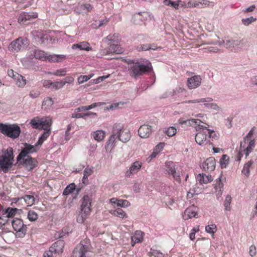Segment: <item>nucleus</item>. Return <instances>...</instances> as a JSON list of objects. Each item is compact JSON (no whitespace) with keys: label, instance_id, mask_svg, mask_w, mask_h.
I'll list each match as a JSON object with an SVG mask.
<instances>
[{"label":"nucleus","instance_id":"obj_43","mask_svg":"<svg viewBox=\"0 0 257 257\" xmlns=\"http://www.w3.org/2000/svg\"><path fill=\"white\" fill-rule=\"evenodd\" d=\"M232 198L229 195H227L225 199L223 205L224 206V210L225 211H229L231 210L230 203Z\"/></svg>","mask_w":257,"mask_h":257},{"label":"nucleus","instance_id":"obj_59","mask_svg":"<svg viewBox=\"0 0 257 257\" xmlns=\"http://www.w3.org/2000/svg\"><path fill=\"white\" fill-rule=\"evenodd\" d=\"M172 92L174 95H176L177 94H179L180 93H183L184 92H186V90L184 88H182L181 87H178L176 88L175 89H174L173 90V91H172Z\"/></svg>","mask_w":257,"mask_h":257},{"label":"nucleus","instance_id":"obj_5","mask_svg":"<svg viewBox=\"0 0 257 257\" xmlns=\"http://www.w3.org/2000/svg\"><path fill=\"white\" fill-rule=\"evenodd\" d=\"M29 45L28 40L26 38L19 37L12 41L8 46L9 50L18 52L25 49Z\"/></svg>","mask_w":257,"mask_h":257},{"label":"nucleus","instance_id":"obj_14","mask_svg":"<svg viewBox=\"0 0 257 257\" xmlns=\"http://www.w3.org/2000/svg\"><path fill=\"white\" fill-rule=\"evenodd\" d=\"M215 159L213 157L207 158L201 165L200 168L205 171L211 172L215 168Z\"/></svg>","mask_w":257,"mask_h":257},{"label":"nucleus","instance_id":"obj_48","mask_svg":"<svg viewBox=\"0 0 257 257\" xmlns=\"http://www.w3.org/2000/svg\"><path fill=\"white\" fill-rule=\"evenodd\" d=\"M90 213L87 212L85 213L84 211H81L77 218V221L79 223H82L84 220L89 215Z\"/></svg>","mask_w":257,"mask_h":257},{"label":"nucleus","instance_id":"obj_4","mask_svg":"<svg viewBox=\"0 0 257 257\" xmlns=\"http://www.w3.org/2000/svg\"><path fill=\"white\" fill-rule=\"evenodd\" d=\"M0 132L4 135L15 139L19 137L21 128L16 124H6L0 123Z\"/></svg>","mask_w":257,"mask_h":257},{"label":"nucleus","instance_id":"obj_33","mask_svg":"<svg viewBox=\"0 0 257 257\" xmlns=\"http://www.w3.org/2000/svg\"><path fill=\"white\" fill-rule=\"evenodd\" d=\"M51 132V129H49L46 131H44L43 133L39 138L38 141L36 143V146L38 147L41 146L43 142L48 138Z\"/></svg>","mask_w":257,"mask_h":257},{"label":"nucleus","instance_id":"obj_56","mask_svg":"<svg viewBox=\"0 0 257 257\" xmlns=\"http://www.w3.org/2000/svg\"><path fill=\"white\" fill-rule=\"evenodd\" d=\"M243 150L242 149V142L240 143V150L239 152L238 153V154L236 155V160L237 161H240L241 158L243 156Z\"/></svg>","mask_w":257,"mask_h":257},{"label":"nucleus","instance_id":"obj_25","mask_svg":"<svg viewBox=\"0 0 257 257\" xmlns=\"http://www.w3.org/2000/svg\"><path fill=\"white\" fill-rule=\"evenodd\" d=\"M72 49H79L80 50H85L88 51L91 50L89 44L85 41L81 42L80 43L73 44L72 46Z\"/></svg>","mask_w":257,"mask_h":257},{"label":"nucleus","instance_id":"obj_44","mask_svg":"<svg viewBox=\"0 0 257 257\" xmlns=\"http://www.w3.org/2000/svg\"><path fill=\"white\" fill-rule=\"evenodd\" d=\"M219 163L221 168H225L229 163V157L227 155H223Z\"/></svg>","mask_w":257,"mask_h":257},{"label":"nucleus","instance_id":"obj_13","mask_svg":"<svg viewBox=\"0 0 257 257\" xmlns=\"http://www.w3.org/2000/svg\"><path fill=\"white\" fill-rule=\"evenodd\" d=\"M123 126L121 123H115L112 127V135L110 137L107 143L108 145L111 144L114 146V143L115 140L118 139L119 140V131H121V128H123Z\"/></svg>","mask_w":257,"mask_h":257},{"label":"nucleus","instance_id":"obj_26","mask_svg":"<svg viewBox=\"0 0 257 257\" xmlns=\"http://www.w3.org/2000/svg\"><path fill=\"white\" fill-rule=\"evenodd\" d=\"M178 122L180 124H185L187 125H200V123L202 122L201 120L198 119L192 118L187 120H184L183 118H180L178 120Z\"/></svg>","mask_w":257,"mask_h":257},{"label":"nucleus","instance_id":"obj_34","mask_svg":"<svg viewBox=\"0 0 257 257\" xmlns=\"http://www.w3.org/2000/svg\"><path fill=\"white\" fill-rule=\"evenodd\" d=\"M213 101V98L210 97H207L205 98H201L197 99L188 100L184 102L185 103H209L210 102Z\"/></svg>","mask_w":257,"mask_h":257},{"label":"nucleus","instance_id":"obj_50","mask_svg":"<svg viewBox=\"0 0 257 257\" xmlns=\"http://www.w3.org/2000/svg\"><path fill=\"white\" fill-rule=\"evenodd\" d=\"M207 137H208V139L211 140L212 142L213 139L217 140L218 138V136H217V134L215 133V131L212 130L208 129L207 128Z\"/></svg>","mask_w":257,"mask_h":257},{"label":"nucleus","instance_id":"obj_54","mask_svg":"<svg viewBox=\"0 0 257 257\" xmlns=\"http://www.w3.org/2000/svg\"><path fill=\"white\" fill-rule=\"evenodd\" d=\"M91 77V75H81L78 78V82L79 84H82L89 79Z\"/></svg>","mask_w":257,"mask_h":257},{"label":"nucleus","instance_id":"obj_18","mask_svg":"<svg viewBox=\"0 0 257 257\" xmlns=\"http://www.w3.org/2000/svg\"><path fill=\"white\" fill-rule=\"evenodd\" d=\"M38 15L34 12H23L19 16L18 21L19 23L24 24L27 21L36 18Z\"/></svg>","mask_w":257,"mask_h":257},{"label":"nucleus","instance_id":"obj_41","mask_svg":"<svg viewBox=\"0 0 257 257\" xmlns=\"http://www.w3.org/2000/svg\"><path fill=\"white\" fill-rule=\"evenodd\" d=\"M112 214L120 218H126L127 216L125 212L121 208H117L113 211Z\"/></svg>","mask_w":257,"mask_h":257},{"label":"nucleus","instance_id":"obj_36","mask_svg":"<svg viewBox=\"0 0 257 257\" xmlns=\"http://www.w3.org/2000/svg\"><path fill=\"white\" fill-rule=\"evenodd\" d=\"M105 132L102 130H97L95 132H94L92 134V136L93 139L98 142L103 140L105 137Z\"/></svg>","mask_w":257,"mask_h":257},{"label":"nucleus","instance_id":"obj_46","mask_svg":"<svg viewBox=\"0 0 257 257\" xmlns=\"http://www.w3.org/2000/svg\"><path fill=\"white\" fill-rule=\"evenodd\" d=\"M222 176V174L221 173L219 177L215 180L216 184L214 185V189L216 191L222 189L223 187V184L221 182V178Z\"/></svg>","mask_w":257,"mask_h":257},{"label":"nucleus","instance_id":"obj_49","mask_svg":"<svg viewBox=\"0 0 257 257\" xmlns=\"http://www.w3.org/2000/svg\"><path fill=\"white\" fill-rule=\"evenodd\" d=\"M256 21V18H254L252 16L246 18H243L241 20V22L243 25L244 26H248L252 23L255 22Z\"/></svg>","mask_w":257,"mask_h":257},{"label":"nucleus","instance_id":"obj_24","mask_svg":"<svg viewBox=\"0 0 257 257\" xmlns=\"http://www.w3.org/2000/svg\"><path fill=\"white\" fill-rule=\"evenodd\" d=\"M213 177L210 175H206L203 173L199 174L196 177V180L200 184H207L213 180Z\"/></svg>","mask_w":257,"mask_h":257},{"label":"nucleus","instance_id":"obj_28","mask_svg":"<svg viewBox=\"0 0 257 257\" xmlns=\"http://www.w3.org/2000/svg\"><path fill=\"white\" fill-rule=\"evenodd\" d=\"M21 210L17 208L8 207V208L3 210L2 214L6 215L8 218L13 217L17 213V212Z\"/></svg>","mask_w":257,"mask_h":257},{"label":"nucleus","instance_id":"obj_2","mask_svg":"<svg viewBox=\"0 0 257 257\" xmlns=\"http://www.w3.org/2000/svg\"><path fill=\"white\" fill-rule=\"evenodd\" d=\"M13 149L9 147L4 153L0 155V172L3 171L7 173L13 166L14 160Z\"/></svg>","mask_w":257,"mask_h":257},{"label":"nucleus","instance_id":"obj_42","mask_svg":"<svg viewBox=\"0 0 257 257\" xmlns=\"http://www.w3.org/2000/svg\"><path fill=\"white\" fill-rule=\"evenodd\" d=\"M75 190V185L74 183L67 186L63 192V195L66 196Z\"/></svg>","mask_w":257,"mask_h":257},{"label":"nucleus","instance_id":"obj_3","mask_svg":"<svg viewBox=\"0 0 257 257\" xmlns=\"http://www.w3.org/2000/svg\"><path fill=\"white\" fill-rule=\"evenodd\" d=\"M199 127L197 129L198 133L195 136V141L200 146H204L206 145H213L212 142L207 137V127L209 126L207 124L205 125H198Z\"/></svg>","mask_w":257,"mask_h":257},{"label":"nucleus","instance_id":"obj_30","mask_svg":"<svg viewBox=\"0 0 257 257\" xmlns=\"http://www.w3.org/2000/svg\"><path fill=\"white\" fill-rule=\"evenodd\" d=\"M15 81L16 85L19 87H23L26 84V80L24 77L17 73H15Z\"/></svg>","mask_w":257,"mask_h":257},{"label":"nucleus","instance_id":"obj_62","mask_svg":"<svg viewBox=\"0 0 257 257\" xmlns=\"http://www.w3.org/2000/svg\"><path fill=\"white\" fill-rule=\"evenodd\" d=\"M202 2L198 0H192V8H201Z\"/></svg>","mask_w":257,"mask_h":257},{"label":"nucleus","instance_id":"obj_31","mask_svg":"<svg viewBox=\"0 0 257 257\" xmlns=\"http://www.w3.org/2000/svg\"><path fill=\"white\" fill-rule=\"evenodd\" d=\"M110 202L112 204H116L117 206L119 207H128L130 205V203L126 200H118L115 198L110 199Z\"/></svg>","mask_w":257,"mask_h":257},{"label":"nucleus","instance_id":"obj_16","mask_svg":"<svg viewBox=\"0 0 257 257\" xmlns=\"http://www.w3.org/2000/svg\"><path fill=\"white\" fill-rule=\"evenodd\" d=\"M82 202L81 205V211H84L85 213H90L91 211V205L92 198L91 196L85 195L82 199Z\"/></svg>","mask_w":257,"mask_h":257},{"label":"nucleus","instance_id":"obj_63","mask_svg":"<svg viewBox=\"0 0 257 257\" xmlns=\"http://www.w3.org/2000/svg\"><path fill=\"white\" fill-rule=\"evenodd\" d=\"M93 172V168L87 167L84 169L83 174H85V176H89L92 174Z\"/></svg>","mask_w":257,"mask_h":257},{"label":"nucleus","instance_id":"obj_32","mask_svg":"<svg viewBox=\"0 0 257 257\" xmlns=\"http://www.w3.org/2000/svg\"><path fill=\"white\" fill-rule=\"evenodd\" d=\"M33 36L35 37V39H38V41L41 42V43H44L45 41H48V37L46 35H44L41 32L34 31L32 32Z\"/></svg>","mask_w":257,"mask_h":257},{"label":"nucleus","instance_id":"obj_52","mask_svg":"<svg viewBox=\"0 0 257 257\" xmlns=\"http://www.w3.org/2000/svg\"><path fill=\"white\" fill-rule=\"evenodd\" d=\"M206 108L209 109H213L216 110H218L219 109V107L216 103H212L211 102L209 103H204L203 104Z\"/></svg>","mask_w":257,"mask_h":257},{"label":"nucleus","instance_id":"obj_27","mask_svg":"<svg viewBox=\"0 0 257 257\" xmlns=\"http://www.w3.org/2000/svg\"><path fill=\"white\" fill-rule=\"evenodd\" d=\"M119 140L123 143L127 142L131 138V135L128 131L121 128L119 131Z\"/></svg>","mask_w":257,"mask_h":257},{"label":"nucleus","instance_id":"obj_8","mask_svg":"<svg viewBox=\"0 0 257 257\" xmlns=\"http://www.w3.org/2000/svg\"><path fill=\"white\" fill-rule=\"evenodd\" d=\"M14 229L17 232V235L19 237H23L27 232V225L24 224L23 220L21 219L16 218L13 219L12 222Z\"/></svg>","mask_w":257,"mask_h":257},{"label":"nucleus","instance_id":"obj_45","mask_svg":"<svg viewBox=\"0 0 257 257\" xmlns=\"http://www.w3.org/2000/svg\"><path fill=\"white\" fill-rule=\"evenodd\" d=\"M163 131L169 137H172L174 136L177 133L176 128L173 126H170L168 128H165Z\"/></svg>","mask_w":257,"mask_h":257},{"label":"nucleus","instance_id":"obj_7","mask_svg":"<svg viewBox=\"0 0 257 257\" xmlns=\"http://www.w3.org/2000/svg\"><path fill=\"white\" fill-rule=\"evenodd\" d=\"M64 247V242L62 240H59L55 242L50 247L49 250L44 252L43 257H54L53 253H61L63 251Z\"/></svg>","mask_w":257,"mask_h":257},{"label":"nucleus","instance_id":"obj_60","mask_svg":"<svg viewBox=\"0 0 257 257\" xmlns=\"http://www.w3.org/2000/svg\"><path fill=\"white\" fill-rule=\"evenodd\" d=\"M40 92L38 90H32L30 91L29 96L32 98H36L39 96Z\"/></svg>","mask_w":257,"mask_h":257},{"label":"nucleus","instance_id":"obj_10","mask_svg":"<svg viewBox=\"0 0 257 257\" xmlns=\"http://www.w3.org/2000/svg\"><path fill=\"white\" fill-rule=\"evenodd\" d=\"M25 167L29 171L34 169L38 164V162L35 158L31 156L24 157L20 161H17Z\"/></svg>","mask_w":257,"mask_h":257},{"label":"nucleus","instance_id":"obj_19","mask_svg":"<svg viewBox=\"0 0 257 257\" xmlns=\"http://www.w3.org/2000/svg\"><path fill=\"white\" fill-rule=\"evenodd\" d=\"M197 208L195 206H191L188 207L183 214V218L185 220L196 217L197 215Z\"/></svg>","mask_w":257,"mask_h":257},{"label":"nucleus","instance_id":"obj_22","mask_svg":"<svg viewBox=\"0 0 257 257\" xmlns=\"http://www.w3.org/2000/svg\"><path fill=\"white\" fill-rule=\"evenodd\" d=\"M31 56L37 59L45 60L46 55L45 52L36 48H33L30 50Z\"/></svg>","mask_w":257,"mask_h":257},{"label":"nucleus","instance_id":"obj_1","mask_svg":"<svg viewBox=\"0 0 257 257\" xmlns=\"http://www.w3.org/2000/svg\"><path fill=\"white\" fill-rule=\"evenodd\" d=\"M127 64L128 74L134 78L148 73L153 69L151 63L145 59H130Z\"/></svg>","mask_w":257,"mask_h":257},{"label":"nucleus","instance_id":"obj_58","mask_svg":"<svg viewBox=\"0 0 257 257\" xmlns=\"http://www.w3.org/2000/svg\"><path fill=\"white\" fill-rule=\"evenodd\" d=\"M104 104V102H95L91 104V105L86 106L87 110H88L89 109H92L93 108L100 106Z\"/></svg>","mask_w":257,"mask_h":257},{"label":"nucleus","instance_id":"obj_20","mask_svg":"<svg viewBox=\"0 0 257 257\" xmlns=\"http://www.w3.org/2000/svg\"><path fill=\"white\" fill-rule=\"evenodd\" d=\"M152 129L150 125L143 124L138 130L139 135L143 138H148L152 134Z\"/></svg>","mask_w":257,"mask_h":257},{"label":"nucleus","instance_id":"obj_17","mask_svg":"<svg viewBox=\"0 0 257 257\" xmlns=\"http://www.w3.org/2000/svg\"><path fill=\"white\" fill-rule=\"evenodd\" d=\"M202 78L199 75H194L187 80V86L190 89H194L201 84Z\"/></svg>","mask_w":257,"mask_h":257},{"label":"nucleus","instance_id":"obj_61","mask_svg":"<svg viewBox=\"0 0 257 257\" xmlns=\"http://www.w3.org/2000/svg\"><path fill=\"white\" fill-rule=\"evenodd\" d=\"M71 117L72 118H85L84 113H79V112H76V111H75V110H74V113L72 114Z\"/></svg>","mask_w":257,"mask_h":257},{"label":"nucleus","instance_id":"obj_40","mask_svg":"<svg viewBox=\"0 0 257 257\" xmlns=\"http://www.w3.org/2000/svg\"><path fill=\"white\" fill-rule=\"evenodd\" d=\"M23 199L28 206H31L35 203V198L34 196L30 195H25L24 197L20 198ZM20 200V198L19 199Z\"/></svg>","mask_w":257,"mask_h":257},{"label":"nucleus","instance_id":"obj_37","mask_svg":"<svg viewBox=\"0 0 257 257\" xmlns=\"http://www.w3.org/2000/svg\"><path fill=\"white\" fill-rule=\"evenodd\" d=\"M30 123L33 128L42 130V126L40 119H39L38 117L33 118Z\"/></svg>","mask_w":257,"mask_h":257},{"label":"nucleus","instance_id":"obj_39","mask_svg":"<svg viewBox=\"0 0 257 257\" xmlns=\"http://www.w3.org/2000/svg\"><path fill=\"white\" fill-rule=\"evenodd\" d=\"M53 104L54 102L51 98L46 97L42 102V107H44L45 109H48Z\"/></svg>","mask_w":257,"mask_h":257},{"label":"nucleus","instance_id":"obj_29","mask_svg":"<svg viewBox=\"0 0 257 257\" xmlns=\"http://www.w3.org/2000/svg\"><path fill=\"white\" fill-rule=\"evenodd\" d=\"M42 128L44 131L48 130L50 128L52 124V119L50 117H43L40 118Z\"/></svg>","mask_w":257,"mask_h":257},{"label":"nucleus","instance_id":"obj_53","mask_svg":"<svg viewBox=\"0 0 257 257\" xmlns=\"http://www.w3.org/2000/svg\"><path fill=\"white\" fill-rule=\"evenodd\" d=\"M66 69L63 68L57 70L54 72L52 74L57 76H64L66 75Z\"/></svg>","mask_w":257,"mask_h":257},{"label":"nucleus","instance_id":"obj_12","mask_svg":"<svg viewBox=\"0 0 257 257\" xmlns=\"http://www.w3.org/2000/svg\"><path fill=\"white\" fill-rule=\"evenodd\" d=\"M90 251L89 245L84 244L81 242L77 245L74 249V252L78 255V257H88L87 253Z\"/></svg>","mask_w":257,"mask_h":257},{"label":"nucleus","instance_id":"obj_35","mask_svg":"<svg viewBox=\"0 0 257 257\" xmlns=\"http://www.w3.org/2000/svg\"><path fill=\"white\" fill-rule=\"evenodd\" d=\"M255 147V140L254 139L251 140L249 141L248 145L247 147L245 148L244 146H242L243 152L245 155V158L247 157L249 153L252 151Z\"/></svg>","mask_w":257,"mask_h":257},{"label":"nucleus","instance_id":"obj_15","mask_svg":"<svg viewBox=\"0 0 257 257\" xmlns=\"http://www.w3.org/2000/svg\"><path fill=\"white\" fill-rule=\"evenodd\" d=\"M143 163L139 161H136L133 163L129 169L126 170L125 175L126 177L129 178L132 175L138 172L142 168Z\"/></svg>","mask_w":257,"mask_h":257},{"label":"nucleus","instance_id":"obj_51","mask_svg":"<svg viewBox=\"0 0 257 257\" xmlns=\"http://www.w3.org/2000/svg\"><path fill=\"white\" fill-rule=\"evenodd\" d=\"M205 230L207 233L214 234L216 230V226L214 224L207 225L205 227Z\"/></svg>","mask_w":257,"mask_h":257},{"label":"nucleus","instance_id":"obj_38","mask_svg":"<svg viewBox=\"0 0 257 257\" xmlns=\"http://www.w3.org/2000/svg\"><path fill=\"white\" fill-rule=\"evenodd\" d=\"M64 58L63 55H49L48 56L46 55L45 60H48L49 62H59L60 59Z\"/></svg>","mask_w":257,"mask_h":257},{"label":"nucleus","instance_id":"obj_55","mask_svg":"<svg viewBox=\"0 0 257 257\" xmlns=\"http://www.w3.org/2000/svg\"><path fill=\"white\" fill-rule=\"evenodd\" d=\"M151 253L155 257H165V255L162 252L157 249L152 248Z\"/></svg>","mask_w":257,"mask_h":257},{"label":"nucleus","instance_id":"obj_9","mask_svg":"<svg viewBox=\"0 0 257 257\" xmlns=\"http://www.w3.org/2000/svg\"><path fill=\"white\" fill-rule=\"evenodd\" d=\"M166 171L171 175L174 179L178 183L181 182L180 175L179 172H176V165L173 162L168 161L165 163Z\"/></svg>","mask_w":257,"mask_h":257},{"label":"nucleus","instance_id":"obj_57","mask_svg":"<svg viewBox=\"0 0 257 257\" xmlns=\"http://www.w3.org/2000/svg\"><path fill=\"white\" fill-rule=\"evenodd\" d=\"M104 104V102H95L91 104V105L86 106L87 110H88L89 109H92L93 108L100 106Z\"/></svg>","mask_w":257,"mask_h":257},{"label":"nucleus","instance_id":"obj_6","mask_svg":"<svg viewBox=\"0 0 257 257\" xmlns=\"http://www.w3.org/2000/svg\"><path fill=\"white\" fill-rule=\"evenodd\" d=\"M24 147H22L21 151L17 157V161H20L24 157L30 156L29 155L36 153L38 151L39 147L36 146L35 144L34 145H32L28 143H24Z\"/></svg>","mask_w":257,"mask_h":257},{"label":"nucleus","instance_id":"obj_47","mask_svg":"<svg viewBox=\"0 0 257 257\" xmlns=\"http://www.w3.org/2000/svg\"><path fill=\"white\" fill-rule=\"evenodd\" d=\"M38 217V215L37 213L33 211V210H30L28 212V216L27 218L30 221H36Z\"/></svg>","mask_w":257,"mask_h":257},{"label":"nucleus","instance_id":"obj_23","mask_svg":"<svg viewBox=\"0 0 257 257\" xmlns=\"http://www.w3.org/2000/svg\"><path fill=\"white\" fill-rule=\"evenodd\" d=\"M144 233L140 230L135 231L134 235L131 237V244L135 246L137 243L141 242L143 240Z\"/></svg>","mask_w":257,"mask_h":257},{"label":"nucleus","instance_id":"obj_21","mask_svg":"<svg viewBox=\"0 0 257 257\" xmlns=\"http://www.w3.org/2000/svg\"><path fill=\"white\" fill-rule=\"evenodd\" d=\"M223 43L224 47L226 48L231 49L233 48L238 47L241 44H243V40H226L223 41Z\"/></svg>","mask_w":257,"mask_h":257},{"label":"nucleus","instance_id":"obj_64","mask_svg":"<svg viewBox=\"0 0 257 257\" xmlns=\"http://www.w3.org/2000/svg\"><path fill=\"white\" fill-rule=\"evenodd\" d=\"M249 168H250L244 165L242 170V173L246 176H248L250 173Z\"/></svg>","mask_w":257,"mask_h":257},{"label":"nucleus","instance_id":"obj_11","mask_svg":"<svg viewBox=\"0 0 257 257\" xmlns=\"http://www.w3.org/2000/svg\"><path fill=\"white\" fill-rule=\"evenodd\" d=\"M108 47L101 51V54L103 55L109 54H121L123 52V49L118 45L108 43Z\"/></svg>","mask_w":257,"mask_h":257}]
</instances>
